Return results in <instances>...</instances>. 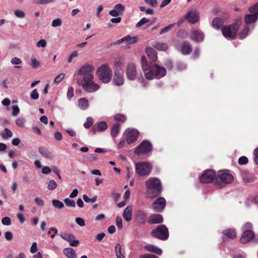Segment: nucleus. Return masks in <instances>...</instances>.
Wrapping results in <instances>:
<instances>
[{"label":"nucleus","mask_w":258,"mask_h":258,"mask_svg":"<svg viewBox=\"0 0 258 258\" xmlns=\"http://www.w3.org/2000/svg\"><path fill=\"white\" fill-rule=\"evenodd\" d=\"M216 176V173L213 170H208L200 176V180L202 183H208L212 182Z\"/></svg>","instance_id":"nucleus-13"},{"label":"nucleus","mask_w":258,"mask_h":258,"mask_svg":"<svg viewBox=\"0 0 258 258\" xmlns=\"http://www.w3.org/2000/svg\"><path fill=\"white\" fill-rule=\"evenodd\" d=\"M47 43L45 40L41 39L38 41L36 43V46L38 47H45L46 46Z\"/></svg>","instance_id":"nucleus-61"},{"label":"nucleus","mask_w":258,"mask_h":258,"mask_svg":"<svg viewBox=\"0 0 258 258\" xmlns=\"http://www.w3.org/2000/svg\"><path fill=\"white\" fill-rule=\"evenodd\" d=\"M65 204L68 207H75L76 206L75 202L69 198H66L64 200Z\"/></svg>","instance_id":"nucleus-47"},{"label":"nucleus","mask_w":258,"mask_h":258,"mask_svg":"<svg viewBox=\"0 0 258 258\" xmlns=\"http://www.w3.org/2000/svg\"><path fill=\"white\" fill-rule=\"evenodd\" d=\"M174 26V24H171L170 25H169L168 26L164 27L163 29H162L160 32V34L161 35V34H163L164 33H165L168 31H169Z\"/></svg>","instance_id":"nucleus-52"},{"label":"nucleus","mask_w":258,"mask_h":258,"mask_svg":"<svg viewBox=\"0 0 258 258\" xmlns=\"http://www.w3.org/2000/svg\"><path fill=\"white\" fill-rule=\"evenodd\" d=\"M13 136V133L8 128L5 129V133L2 136L4 139H8Z\"/></svg>","instance_id":"nucleus-41"},{"label":"nucleus","mask_w":258,"mask_h":258,"mask_svg":"<svg viewBox=\"0 0 258 258\" xmlns=\"http://www.w3.org/2000/svg\"><path fill=\"white\" fill-rule=\"evenodd\" d=\"M2 223L4 225L9 226L11 224V220L8 217H5L2 219Z\"/></svg>","instance_id":"nucleus-59"},{"label":"nucleus","mask_w":258,"mask_h":258,"mask_svg":"<svg viewBox=\"0 0 258 258\" xmlns=\"http://www.w3.org/2000/svg\"><path fill=\"white\" fill-rule=\"evenodd\" d=\"M241 21H239L231 25L224 27L222 29L223 36L229 39H233L235 38L237 35L238 30L241 25Z\"/></svg>","instance_id":"nucleus-4"},{"label":"nucleus","mask_w":258,"mask_h":258,"mask_svg":"<svg viewBox=\"0 0 258 258\" xmlns=\"http://www.w3.org/2000/svg\"><path fill=\"white\" fill-rule=\"evenodd\" d=\"M166 205V200L163 197L156 200L153 204V209L155 212H160L163 211Z\"/></svg>","instance_id":"nucleus-16"},{"label":"nucleus","mask_w":258,"mask_h":258,"mask_svg":"<svg viewBox=\"0 0 258 258\" xmlns=\"http://www.w3.org/2000/svg\"><path fill=\"white\" fill-rule=\"evenodd\" d=\"M93 119L91 117H88L84 123V126L86 128H89L93 124Z\"/></svg>","instance_id":"nucleus-44"},{"label":"nucleus","mask_w":258,"mask_h":258,"mask_svg":"<svg viewBox=\"0 0 258 258\" xmlns=\"http://www.w3.org/2000/svg\"><path fill=\"white\" fill-rule=\"evenodd\" d=\"M146 52L149 59L152 61H156L157 59V53L156 51L151 47H148L146 49Z\"/></svg>","instance_id":"nucleus-22"},{"label":"nucleus","mask_w":258,"mask_h":258,"mask_svg":"<svg viewBox=\"0 0 258 258\" xmlns=\"http://www.w3.org/2000/svg\"><path fill=\"white\" fill-rule=\"evenodd\" d=\"M132 206H128L125 208L123 212V217L127 222L130 221L132 218Z\"/></svg>","instance_id":"nucleus-24"},{"label":"nucleus","mask_w":258,"mask_h":258,"mask_svg":"<svg viewBox=\"0 0 258 258\" xmlns=\"http://www.w3.org/2000/svg\"><path fill=\"white\" fill-rule=\"evenodd\" d=\"M94 70V68L93 66L85 64L83 66L77 71V74L79 76H83L82 80L88 82L94 79V75L93 74Z\"/></svg>","instance_id":"nucleus-5"},{"label":"nucleus","mask_w":258,"mask_h":258,"mask_svg":"<svg viewBox=\"0 0 258 258\" xmlns=\"http://www.w3.org/2000/svg\"><path fill=\"white\" fill-rule=\"evenodd\" d=\"M141 64L143 70L145 72V73L148 72L149 70H150V68H151V67H150L148 65L146 58L144 56L142 57Z\"/></svg>","instance_id":"nucleus-33"},{"label":"nucleus","mask_w":258,"mask_h":258,"mask_svg":"<svg viewBox=\"0 0 258 258\" xmlns=\"http://www.w3.org/2000/svg\"><path fill=\"white\" fill-rule=\"evenodd\" d=\"M148 22H149V20L144 17L136 24V26L137 28H139Z\"/></svg>","instance_id":"nucleus-46"},{"label":"nucleus","mask_w":258,"mask_h":258,"mask_svg":"<svg viewBox=\"0 0 258 258\" xmlns=\"http://www.w3.org/2000/svg\"><path fill=\"white\" fill-rule=\"evenodd\" d=\"M114 118L116 121H118L122 122H124L126 119L125 117L121 114H116L114 115Z\"/></svg>","instance_id":"nucleus-50"},{"label":"nucleus","mask_w":258,"mask_h":258,"mask_svg":"<svg viewBox=\"0 0 258 258\" xmlns=\"http://www.w3.org/2000/svg\"><path fill=\"white\" fill-rule=\"evenodd\" d=\"M248 162V159L245 156H242L238 159V163L240 165H244Z\"/></svg>","instance_id":"nucleus-63"},{"label":"nucleus","mask_w":258,"mask_h":258,"mask_svg":"<svg viewBox=\"0 0 258 258\" xmlns=\"http://www.w3.org/2000/svg\"><path fill=\"white\" fill-rule=\"evenodd\" d=\"M52 203L54 207L58 209H61L64 207L63 203L58 200H53Z\"/></svg>","instance_id":"nucleus-40"},{"label":"nucleus","mask_w":258,"mask_h":258,"mask_svg":"<svg viewBox=\"0 0 258 258\" xmlns=\"http://www.w3.org/2000/svg\"><path fill=\"white\" fill-rule=\"evenodd\" d=\"M74 96V88L72 87H69L67 92V97L69 100Z\"/></svg>","instance_id":"nucleus-62"},{"label":"nucleus","mask_w":258,"mask_h":258,"mask_svg":"<svg viewBox=\"0 0 258 258\" xmlns=\"http://www.w3.org/2000/svg\"><path fill=\"white\" fill-rule=\"evenodd\" d=\"M223 233L229 238L233 239L236 237V232L234 229H229L225 230L223 231Z\"/></svg>","instance_id":"nucleus-36"},{"label":"nucleus","mask_w":258,"mask_h":258,"mask_svg":"<svg viewBox=\"0 0 258 258\" xmlns=\"http://www.w3.org/2000/svg\"><path fill=\"white\" fill-rule=\"evenodd\" d=\"M152 235L162 240L168 238V230L164 225H160L152 231Z\"/></svg>","instance_id":"nucleus-10"},{"label":"nucleus","mask_w":258,"mask_h":258,"mask_svg":"<svg viewBox=\"0 0 258 258\" xmlns=\"http://www.w3.org/2000/svg\"><path fill=\"white\" fill-rule=\"evenodd\" d=\"M55 0H34V2L39 5H47L53 2Z\"/></svg>","instance_id":"nucleus-53"},{"label":"nucleus","mask_w":258,"mask_h":258,"mask_svg":"<svg viewBox=\"0 0 258 258\" xmlns=\"http://www.w3.org/2000/svg\"><path fill=\"white\" fill-rule=\"evenodd\" d=\"M34 202L37 205L40 207H43L44 205L43 200L38 197H36L34 199Z\"/></svg>","instance_id":"nucleus-60"},{"label":"nucleus","mask_w":258,"mask_h":258,"mask_svg":"<svg viewBox=\"0 0 258 258\" xmlns=\"http://www.w3.org/2000/svg\"><path fill=\"white\" fill-rule=\"evenodd\" d=\"M185 18L189 23L195 24L199 20V14L196 10H191L187 13Z\"/></svg>","instance_id":"nucleus-19"},{"label":"nucleus","mask_w":258,"mask_h":258,"mask_svg":"<svg viewBox=\"0 0 258 258\" xmlns=\"http://www.w3.org/2000/svg\"><path fill=\"white\" fill-rule=\"evenodd\" d=\"M258 3L254 5L253 6L250 7L249 8V12L253 14V13L256 14L258 13Z\"/></svg>","instance_id":"nucleus-55"},{"label":"nucleus","mask_w":258,"mask_h":258,"mask_svg":"<svg viewBox=\"0 0 258 258\" xmlns=\"http://www.w3.org/2000/svg\"><path fill=\"white\" fill-rule=\"evenodd\" d=\"M97 76L101 82L108 83L111 80L112 72L108 64H104L98 68Z\"/></svg>","instance_id":"nucleus-2"},{"label":"nucleus","mask_w":258,"mask_h":258,"mask_svg":"<svg viewBox=\"0 0 258 258\" xmlns=\"http://www.w3.org/2000/svg\"><path fill=\"white\" fill-rule=\"evenodd\" d=\"M77 83L79 86L82 87L84 91L88 93L96 92L99 88V85L93 81V80L89 81L88 82L81 80H78Z\"/></svg>","instance_id":"nucleus-6"},{"label":"nucleus","mask_w":258,"mask_h":258,"mask_svg":"<svg viewBox=\"0 0 258 258\" xmlns=\"http://www.w3.org/2000/svg\"><path fill=\"white\" fill-rule=\"evenodd\" d=\"M83 200L86 203H94L97 200V196H94L92 198H89L86 195L83 196Z\"/></svg>","instance_id":"nucleus-48"},{"label":"nucleus","mask_w":258,"mask_h":258,"mask_svg":"<svg viewBox=\"0 0 258 258\" xmlns=\"http://www.w3.org/2000/svg\"><path fill=\"white\" fill-rule=\"evenodd\" d=\"M241 176L245 183H251L256 180V178L253 173L243 170L241 172Z\"/></svg>","instance_id":"nucleus-20"},{"label":"nucleus","mask_w":258,"mask_h":258,"mask_svg":"<svg viewBox=\"0 0 258 258\" xmlns=\"http://www.w3.org/2000/svg\"><path fill=\"white\" fill-rule=\"evenodd\" d=\"M145 248L147 251L152 252L159 255H161L162 252V251L160 248L152 244L146 245L145 246Z\"/></svg>","instance_id":"nucleus-26"},{"label":"nucleus","mask_w":258,"mask_h":258,"mask_svg":"<svg viewBox=\"0 0 258 258\" xmlns=\"http://www.w3.org/2000/svg\"><path fill=\"white\" fill-rule=\"evenodd\" d=\"M115 251L117 258H124L123 255L121 251V245L119 243H117L115 246Z\"/></svg>","instance_id":"nucleus-38"},{"label":"nucleus","mask_w":258,"mask_h":258,"mask_svg":"<svg viewBox=\"0 0 258 258\" xmlns=\"http://www.w3.org/2000/svg\"><path fill=\"white\" fill-rule=\"evenodd\" d=\"M78 105L82 110H85L88 107V101L85 98H80L78 100Z\"/></svg>","instance_id":"nucleus-31"},{"label":"nucleus","mask_w":258,"mask_h":258,"mask_svg":"<svg viewBox=\"0 0 258 258\" xmlns=\"http://www.w3.org/2000/svg\"><path fill=\"white\" fill-rule=\"evenodd\" d=\"M234 179L233 176L228 171H222L219 172L218 178H217L216 183L222 186V184H229Z\"/></svg>","instance_id":"nucleus-8"},{"label":"nucleus","mask_w":258,"mask_h":258,"mask_svg":"<svg viewBox=\"0 0 258 258\" xmlns=\"http://www.w3.org/2000/svg\"><path fill=\"white\" fill-rule=\"evenodd\" d=\"M153 46L158 50L165 51L168 49V45L165 43L155 42Z\"/></svg>","instance_id":"nucleus-30"},{"label":"nucleus","mask_w":258,"mask_h":258,"mask_svg":"<svg viewBox=\"0 0 258 258\" xmlns=\"http://www.w3.org/2000/svg\"><path fill=\"white\" fill-rule=\"evenodd\" d=\"M258 19V13L254 14H247L245 16L244 21L246 24L253 23Z\"/></svg>","instance_id":"nucleus-27"},{"label":"nucleus","mask_w":258,"mask_h":258,"mask_svg":"<svg viewBox=\"0 0 258 258\" xmlns=\"http://www.w3.org/2000/svg\"><path fill=\"white\" fill-rule=\"evenodd\" d=\"M15 122L17 125L23 127L25 123V119L22 117H19L16 120Z\"/></svg>","instance_id":"nucleus-45"},{"label":"nucleus","mask_w":258,"mask_h":258,"mask_svg":"<svg viewBox=\"0 0 258 258\" xmlns=\"http://www.w3.org/2000/svg\"><path fill=\"white\" fill-rule=\"evenodd\" d=\"M59 235L63 240L69 242L72 246H76L79 243V240L75 239V237L73 234L61 232Z\"/></svg>","instance_id":"nucleus-18"},{"label":"nucleus","mask_w":258,"mask_h":258,"mask_svg":"<svg viewBox=\"0 0 258 258\" xmlns=\"http://www.w3.org/2000/svg\"><path fill=\"white\" fill-rule=\"evenodd\" d=\"M39 153L44 158L50 159L51 157V153L48 151L47 149L40 147L38 149Z\"/></svg>","instance_id":"nucleus-32"},{"label":"nucleus","mask_w":258,"mask_h":258,"mask_svg":"<svg viewBox=\"0 0 258 258\" xmlns=\"http://www.w3.org/2000/svg\"><path fill=\"white\" fill-rule=\"evenodd\" d=\"M189 37L191 40L193 41L197 42H200L203 41L204 39V35L201 31L193 29L191 30L190 32Z\"/></svg>","instance_id":"nucleus-17"},{"label":"nucleus","mask_w":258,"mask_h":258,"mask_svg":"<svg viewBox=\"0 0 258 258\" xmlns=\"http://www.w3.org/2000/svg\"><path fill=\"white\" fill-rule=\"evenodd\" d=\"M12 109V115L14 116H17L20 113V109L17 105H13Z\"/></svg>","instance_id":"nucleus-54"},{"label":"nucleus","mask_w":258,"mask_h":258,"mask_svg":"<svg viewBox=\"0 0 258 258\" xmlns=\"http://www.w3.org/2000/svg\"><path fill=\"white\" fill-rule=\"evenodd\" d=\"M125 73L128 80H134L137 74L135 65L132 63L128 64L126 68Z\"/></svg>","instance_id":"nucleus-14"},{"label":"nucleus","mask_w":258,"mask_h":258,"mask_svg":"<svg viewBox=\"0 0 258 258\" xmlns=\"http://www.w3.org/2000/svg\"><path fill=\"white\" fill-rule=\"evenodd\" d=\"M152 150V145L147 141H143L135 151L136 154L140 155L145 154Z\"/></svg>","instance_id":"nucleus-12"},{"label":"nucleus","mask_w":258,"mask_h":258,"mask_svg":"<svg viewBox=\"0 0 258 258\" xmlns=\"http://www.w3.org/2000/svg\"><path fill=\"white\" fill-rule=\"evenodd\" d=\"M30 65L33 68H37L40 64L35 57H32L30 61Z\"/></svg>","instance_id":"nucleus-49"},{"label":"nucleus","mask_w":258,"mask_h":258,"mask_svg":"<svg viewBox=\"0 0 258 258\" xmlns=\"http://www.w3.org/2000/svg\"><path fill=\"white\" fill-rule=\"evenodd\" d=\"M57 186V183L53 180L51 179L47 182V189L50 190H53Z\"/></svg>","instance_id":"nucleus-39"},{"label":"nucleus","mask_w":258,"mask_h":258,"mask_svg":"<svg viewBox=\"0 0 258 258\" xmlns=\"http://www.w3.org/2000/svg\"><path fill=\"white\" fill-rule=\"evenodd\" d=\"M64 77H65L64 74L61 73V74H59V75L56 76L55 77V78L54 79V83H56V84L59 83V82H61V80H62L64 79Z\"/></svg>","instance_id":"nucleus-58"},{"label":"nucleus","mask_w":258,"mask_h":258,"mask_svg":"<svg viewBox=\"0 0 258 258\" xmlns=\"http://www.w3.org/2000/svg\"><path fill=\"white\" fill-rule=\"evenodd\" d=\"M107 128V125L105 121H100L98 123L96 130L98 132H103Z\"/></svg>","instance_id":"nucleus-37"},{"label":"nucleus","mask_w":258,"mask_h":258,"mask_svg":"<svg viewBox=\"0 0 258 258\" xmlns=\"http://www.w3.org/2000/svg\"><path fill=\"white\" fill-rule=\"evenodd\" d=\"M146 197L154 198L158 196L162 191L161 183L157 177H151L145 182Z\"/></svg>","instance_id":"nucleus-1"},{"label":"nucleus","mask_w":258,"mask_h":258,"mask_svg":"<svg viewBox=\"0 0 258 258\" xmlns=\"http://www.w3.org/2000/svg\"><path fill=\"white\" fill-rule=\"evenodd\" d=\"M192 50V47L191 44L187 42L184 41L182 45L181 52L183 55H188L190 53Z\"/></svg>","instance_id":"nucleus-23"},{"label":"nucleus","mask_w":258,"mask_h":258,"mask_svg":"<svg viewBox=\"0 0 258 258\" xmlns=\"http://www.w3.org/2000/svg\"><path fill=\"white\" fill-rule=\"evenodd\" d=\"M147 215L144 211L139 210L137 212L136 219L140 223H144L147 219Z\"/></svg>","instance_id":"nucleus-25"},{"label":"nucleus","mask_w":258,"mask_h":258,"mask_svg":"<svg viewBox=\"0 0 258 258\" xmlns=\"http://www.w3.org/2000/svg\"><path fill=\"white\" fill-rule=\"evenodd\" d=\"M30 98L33 100H36L39 98V93L36 89H34L30 94Z\"/></svg>","instance_id":"nucleus-56"},{"label":"nucleus","mask_w":258,"mask_h":258,"mask_svg":"<svg viewBox=\"0 0 258 258\" xmlns=\"http://www.w3.org/2000/svg\"><path fill=\"white\" fill-rule=\"evenodd\" d=\"M63 253L68 258H77L76 251L72 248L68 247L64 248Z\"/></svg>","instance_id":"nucleus-28"},{"label":"nucleus","mask_w":258,"mask_h":258,"mask_svg":"<svg viewBox=\"0 0 258 258\" xmlns=\"http://www.w3.org/2000/svg\"><path fill=\"white\" fill-rule=\"evenodd\" d=\"M223 25V20L220 18H215L212 21V25L216 29H219Z\"/></svg>","instance_id":"nucleus-34"},{"label":"nucleus","mask_w":258,"mask_h":258,"mask_svg":"<svg viewBox=\"0 0 258 258\" xmlns=\"http://www.w3.org/2000/svg\"><path fill=\"white\" fill-rule=\"evenodd\" d=\"M123 72L121 69L116 70L113 79V83L118 86H121L124 83Z\"/></svg>","instance_id":"nucleus-15"},{"label":"nucleus","mask_w":258,"mask_h":258,"mask_svg":"<svg viewBox=\"0 0 258 258\" xmlns=\"http://www.w3.org/2000/svg\"><path fill=\"white\" fill-rule=\"evenodd\" d=\"M127 144H131L136 142L139 137V132L136 129L128 128L124 132Z\"/></svg>","instance_id":"nucleus-11"},{"label":"nucleus","mask_w":258,"mask_h":258,"mask_svg":"<svg viewBox=\"0 0 258 258\" xmlns=\"http://www.w3.org/2000/svg\"><path fill=\"white\" fill-rule=\"evenodd\" d=\"M252 229V225L249 222H247L243 226V233L240 239L241 243H246L254 237Z\"/></svg>","instance_id":"nucleus-7"},{"label":"nucleus","mask_w":258,"mask_h":258,"mask_svg":"<svg viewBox=\"0 0 258 258\" xmlns=\"http://www.w3.org/2000/svg\"><path fill=\"white\" fill-rule=\"evenodd\" d=\"M162 216L160 214H152L150 215L148 219V222L150 224H159L163 222Z\"/></svg>","instance_id":"nucleus-21"},{"label":"nucleus","mask_w":258,"mask_h":258,"mask_svg":"<svg viewBox=\"0 0 258 258\" xmlns=\"http://www.w3.org/2000/svg\"><path fill=\"white\" fill-rule=\"evenodd\" d=\"M152 166L150 164L146 162L137 163L136 165V170L141 176L148 175L150 172Z\"/></svg>","instance_id":"nucleus-9"},{"label":"nucleus","mask_w":258,"mask_h":258,"mask_svg":"<svg viewBox=\"0 0 258 258\" xmlns=\"http://www.w3.org/2000/svg\"><path fill=\"white\" fill-rule=\"evenodd\" d=\"M140 258H158L156 255L152 254H144L139 256Z\"/></svg>","instance_id":"nucleus-64"},{"label":"nucleus","mask_w":258,"mask_h":258,"mask_svg":"<svg viewBox=\"0 0 258 258\" xmlns=\"http://www.w3.org/2000/svg\"><path fill=\"white\" fill-rule=\"evenodd\" d=\"M120 130V124L118 123H114L111 130V136L113 138H115L119 134Z\"/></svg>","instance_id":"nucleus-29"},{"label":"nucleus","mask_w":258,"mask_h":258,"mask_svg":"<svg viewBox=\"0 0 258 258\" xmlns=\"http://www.w3.org/2000/svg\"><path fill=\"white\" fill-rule=\"evenodd\" d=\"M61 24V20L59 18L53 20L52 22V26L53 27L60 26Z\"/></svg>","instance_id":"nucleus-57"},{"label":"nucleus","mask_w":258,"mask_h":258,"mask_svg":"<svg viewBox=\"0 0 258 258\" xmlns=\"http://www.w3.org/2000/svg\"><path fill=\"white\" fill-rule=\"evenodd\" d=\"M114 9H115L118 13L121 15L124 12L125 8L122 4H118L114 7Z\"/></svg>","instance_id":"nucleus-43"},{"label":"nucleus","mask_w":258,"mask_h":258,"mask_svg":"<svg viewBox=\"0 0 258 258\" xmlns=\"http://www.w3.org/2000/svg\"><path fill=\"white\" fill-rule=\"evenodd\" d=\"M15 15L18 18H24L25 17V13L19 10H16L14 11Z\"/></svg>","instance_id":"nucleus-51"},{"label":"nucleus","mask_w":258,"mask_h":258,"mask_svg":"<svg viewBox=\"0 0 258 258\" xmlns=\"http://www.w3.org/2000/svg\"><path fill=\"white\" fill-rule=\"evenodd\" d=\"M249 29L248 26H245L242 31L241 32L239 35V38L242 39L245 38L248 34Z\"/></svg>","instance_id":"nucleus-42"},{"label":"nucleus","mask_w":258,"mask_h":258,"mask_svg":"<svg viewBox=\"0 0 258 258\" xmlns=\"http://www.w3.org/2000/svg\"><path fill=\"white\" fill-rule=\"evenodd\" d=\"M166 74V70L165 68L155 64L151 67L148 72L145 73V76L147 79L152 80L154 78L160 79L165 76Z\"/></svg>","instance_id":"nucleus-3"},{"label":"nucleus","mask_w":258,"mask_h":258,"mask_svg":"<svg viewBox=\"0 0 258 258\" xmlns=\"http://www.w3.org/2000/svg\"><path fill=\"white\" fill-rule=\"evenodd\" d=\"M138 40L136 36L132 37L130 35H127L124 37V41L126 44H132L136 43Z\"/></svg>","instance_id":"nucleus-35"}]
</instances>
